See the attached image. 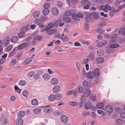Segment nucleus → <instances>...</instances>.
<instances>
[{"mask_svg":"<svg viewBox=\"0 0 125 125\" xmlns=\"http://www.w3.org/2000/svg\"><path fill=\"white\" fill-rule=\"evenodd\" d=\"M84 30L86 31H88L89 30V23L85 22V23Z\"/></svg>","mask_w":125,"mask_h":125,"instance_id":"obj_39","label":"nucleus"},{"mask_svg":"<svg viewBox=\"0 0 125 125\" xmlns=\"http://www.w3.org/2000/svg\"><path fill=\"white\" fill-rule=\"evenodd\" d=\"M10 39L9 37L7 36L5 38L3 39V42L5 45H7L9 43L10 41Z\"/></svg>","mask_w":125,"mask_h":125,"instance_id":"obj_23","label":"nucleus"},{"mask_svg":"<svg viewBox=\"0 0 125 125\" xmlns=\"http://www.w3.org/2000/svg\"><path fill=\"white\" fill-rule=\"evenodd\" d=\"M32 60L31 58H29L26 59L24 62V64H28L32 61Z\"/></svg>","mask_w":125,"mask_h":125,"instance_id":"obj_42","label":"nucleus"},{"mask_svg":"<svg viewBox=\"0 0 125 125\" xmlns=\"http://www.w3.org/2000/svg\"><path fill=\"white\" fill-rule=\"evenodd\" d=\"M105 108L106 111L109 113H112L113 111V108L112 106L110 105H106Z\"/></svg>","mask_w":125,"mask_h":125,"instance_id":"obj_5","label":"nucleus"},{"mask_svg":"<svg viewBox=\"0 0 125 125\" xmlns=\"http://www.w3.org/2000/svg\"><path fill=\"white\" fill-rule=\"evenodd\" d=\"M94 75L95 77H98L100 75V72L99 69L98 68H95L93 72Z\"/></svg>","mask_w":125,"mask_h":125,"instance_id":"obj_13","label":"nucleus"},{"mask_svg":"<svg viewBox=\"0 0 125 125\" xmlns=\"http://www.w3.org/2000/svg\"><path fill=\"white\" fill-rule=\"evenodd\" d=\"M22 94L24 96L27 97L29 95V92L26 90H24L22 93Z\"/></svg>","mask_w":125,"mask_h":125,"instance_id":"obj_46","label":"nucleus"},{"mask_svg":"<svg viewBox=\"0 0 125 125\" xmlns=\"http://www.w3.org/2000/svg\"><path fill=\"white\" fill-rule=\"evenodd\" d=\"M83 85L84 88L86 89L89 87V84L88 82L86 80H85L83 82Z\"/></svg>","mask_w":125,"mask_h":125,"instance_id":"obj_27","label":"nucleus"},{"mask_svg":"<svg viewBox=\"0 0 125 125\" xmlns=\"http://www.w3.org/2000/svg\"><path fill=\"white\" fill-rule=\"evenodd\" d=\"M50 75L47 74H44L43 76V78L45 80L47 79H49L50 77Z\"/></svg>","mask_w":125,"mask_h":125,"instance_id":"obj_57","label":"nucleus"},{"mask_svg":"<svg viewBox=\"0 0 125 125\" xmlns=\"http://www.w3.org/2000/svg\"><path fill=\"white\" fill-rule=\"evenodd\" d=\"M50 12V10L48 8H44L42 11V13L44 15H48Z\"/></svg>","mask_w":125,"mask_h":125,"instance_id":"obj_25","label":"nucleus"},{"mask_svg":"<svg viewBox=\"0 0 125 125\" xmlns=\"http://www.w3.org/2000/svg\"><path fill=\"white\" fill-rule=\"evenodd\" d=\"M50 4L49 3H46L44 4L43 6L44 8H48L50 7Z\"/></svg>","mask_w":125,"mask_h":125,"instance_id":"obj_56","label":"nucleus"},{"mask_svg":"<svg viewBox=\"0 0 125 125\" xmlns=\"http://www.w3.org/2000/svg\"><path fill=\"white\" fill-rule=\"evenodd\" d=\"M107 42L106 41H104L98 44L97 46L98 47H100L105 45L107 43Z\"/></svg>","mask_w":125,"mask_h":125,"instance_id":"obj_29","label":"nucleus"},{"mask_svg":"<svg viewBox=\"0 0 125 125\" xmlns=\"http://www.w3.org/2000/svg\"><path fill=\"white\" fill-rule=\"evenodd\" d=\"M121 108L119 107H117L115 109V111L117 113H120L121 112Z\"/></svg>","mask_w":125,"mask_h":125,"instance_id":"obj_61","label":"nucleus"},{"mask_svg":"<svg viewBox=\"0 0 125 125\" xmlns=\"http://www.w3.org/2000/svg\"><path fill=\"white\" fill-rule=\"evenodd\" d=\"M27 27L26 26H25L21 27V31L25 32L27 31Z\"/></svg>","mask_w":125,"mask_h":125,"instance_id":"obj_44","label":"nucleus"},{"mask_svg":"<svg viewBox=\"0 0 125 125\" xmlns=\"http://www.w3.org/2000/svg\"><path fill=\"white\" fill-rule=\"evenodd\" d=\"M19 83L20 85L22 86L26 84V82L24 80H21L19 82Z\"/></svg>","mask_w":125,"mask_h":125,"instance_id":"obj_50","label":"nucleus"},{"mask_svg":"<svg viewBox=\"0 0 125 125\" xmlns=\"http://www.w3.org/2000/svg\"><path fill=\"white\" fill-rule=\"evenodd\" d=\"M41 39V36L39 35H34L33 37V39L36 41H39Z\"/></svg>","mask_w":125,"mask_h":125,"instance_id":"obj_30","label":"nucleus"},{"mask_svg":"<svg viewBox=\"0 0 125 125\" xmlns=\"http://www.w3.org/2000/svg\"><path fill=\"white\" fill-rule=\"evenodd\" d=\"M53 113V114L56 116L60 115L61 114V112L59 111H54Z\"/></svg>","mask_w":125,"mask_h":125,"instance_id":"obj_58","label":"nucleus"},{"mask_svg":"<svg viewBox=\"0 0 125 125\" xmlns=\"http://www.w3.org/2000/svg\"><path fill=\"white\" fill-rule=\"evenodd\" d=\"M116 122L117 124H121L124 123L125 122V121L123 120H121L120 119H116Z\"/></svg>","mask_w":125,"mask_h":125,"instance_id":"obj_33","label":"nucleus"},{"mask_svg":"<svg viewBox=\"0 0 125 125\" xmlns=\"http://www.w3.org/2000/svg\"><path fill=\"white\" fill-rule=\"evenodd\" d=\"M33 73L34 72L33 71H31L29 72L27 74V75L28 77H32Z\"/></svg>","mask_w":125,"mask_h":125,"instance_id":"obj_59","label":"nucleus"},{"mask_svg":"<svg viewBox=\"0 0 125 125\" xmlns=\"http://www.w3.org/2000/svg\"><path fill=\"white\" fill-rule=\"evenodd\" d=\"M31 103L33 105H36L38 104V101L37 99H33L32 100Z\"/></svg>","mask_w":125,"mask_h":125,"instance_id":"obj_35","label":"nucleus"},{"mask_svg":"<svg viewBox=\"0 0 125 125\" xmlns=\"http://www.w3.org/2000/svg\"><path fill=\"white\" fill-rule=\"evenodd\" d=\"M40 75L38 73L34 75V79L37 80L38 79L40 78Z\"/></svg>","mask_w":125,"mask_h":125,"instance_id":"obj_62","label":"nucleus"},{"mask_svg":"<svg viewBox=\"0 0 125 125\" xmlns=\"http://www.w3.org/2000/svg\"><path fill=\"white\" fill-rule=\"evenodd\" d=\"M100 9L104 11L105 12H107V9H106L105 5V6L102 5H101L100 7Z\"/></svg>","mask_w":125,"mask_h":125,"instance_id":"obj_48","label":"nucleus"},{"mask_svg":"<svg viewBox=\"0 0 125 125\" xmlns=\"http://www.w3.org/2000/svg\"><path fill=\"white\" fill-rule=\"evenodd\" d=\"M61 39L63 41L67 42L69 41V38L68 36H65L63 37H62Z\"/></svg>","mask_w":125,"mask_h":125,"instance_id":"obj_40","label":"nucleus"},{"mask_svg":"<svg viewBox=\"0 0 125 125\" xmlns=\"http://www.w3.org/2000/svg\"><path fill=\"white\" fill-rule=\"evenodd\" d=\"M91 16H88L86 17L85 18V19L86 22H89L92 21V18L91 17Z\"/></svg>","mask_w":125,"mask_h":125,"instance_id":"obj_43","label":"nucleus"},{"mask_svg":"<svg viewBox=\"0 0 125 125\" xmlns=\"http://www.w3.org/2000/svg\"><path fill=\"white\" fill-rule=\"evenodd\" d=\"M69 104L70 105L73 106H75L77 105V104L76 102H74L73 101H70V102Z\"/></svg>","mask_w":125,"mask_h":125,"instance_id":"obj_55","label":"nucleus"},{"mask_svg":"<svg viewBox=\"0 0 125 125\" xmlns=\"http://www.w3.org/2000/svg\"><path fill=\"white\" fill-rule=\"evenodd\" d=\"M105 7L106 9H107V12H108V10H111L112 9V8L110 6H109V5L108 4H106Z\"/></svg>","mask_w":125,"mask_h":125,"instance_id":"obj_63","label":"nucleus"},{"mask_svg":"<svg viewBox=\"0 0 125 125\" xmlns=\"http://www.w3.org/2000/svg\"><path fill=\"white\" fill-rule=\"evenodd\" d=\"M52 11L53 14L55 16L58 15L59 13V10L56 7L53 8L52 10Z\"/></svg>","mask_w":125,"mask_h":125,"instance_id":"obj_11","label":"nucleus"},{"mask_svg":"<svg viewBox=\"0 0 125 125\" xmlns=\"http://www.w3.org/2000/svg\"><path fill=\"white\" fill-rule=\"evenodd\" d=\"M83 103L82 102H80L77 104V106L79 108H81L83 106Z\"/></svg>","mask_w":125,"mask_h":125,"instance_id":"obj_64","label":"nucleus"},{"mask_svg":"<svg viewBox=\"0 0 125 125\" xmlns=\"http://www.w3.org/2000/svg\"><path fill=\"white\" fill-rule=\"evenodd\" d=\"M93 106V104L91 102H87L85 103L84 104V108L85 110L88 109L91 107Z\"/></svg>","mask_w":125,"mask_h":125,"instance_id":"obj_4","label":"nucleus"},{"mask_svg":"<svg viewBox=\"0 0 125 125\" xmlns=\"http://www.w3.org/2000/svg\"><path fill=\"white\" fill-rule=\"evenodd\" d=\"M25 114V112L23 111H19L17 115L20 117H22L24 116Z\"/></svg>","mask_w":125,"mask_h":125,"instance_id":"obj_21","label":"nucleus"},{"mask_svg":"<svg viewBox=\"0 0 125 125\" xmlns=\"http://www.w3.org/2000/svg\"><path fill=\"white\" fill-rule=\"evenodd\" d=\"M86 76L87 78H92L94 77L93 72H90L86 74Z\"/></svg>","mask_w":125,"mask_h":125,"instance_id":"obj_12","label":"nucleus"},{"mask_svg":"<svg viewBox=\"0 0 125 125\" xmlns=\"http://www.w3.org/2000/svg\"><path fill=\"white\" fill-rule=\"evenodd\" d=\"M81 4L85 6L83 7L84 9H87L89 8V6L91 5V3L88 0H83L81 2Z\"/></svg>","mask_w":125,"mask_h":125,"instance_id":"obj_1","label":"nucleus"},{"mask_svg":"<svg viewBox=\"0 0 125 125\" xmlns=\"http://www.w3.org/2000/svg\"><path fill=\"white\" fill-rule=\"evenodd\" d=\"M112 10L109 13V15L111 17H112L114 15L115 12H118L119 11V9H116L114 7H112Z\"/></svg>","mask_w":125,"mask_h":125,"instance_id":"obj_6","label":"nucleus"},{"mask_svg":"<svg viewBox=\"0 0 125 125\" xmlns=\"http://www.w3.org/2000/svg\"><path fill=\"white\" fill-rule=\"evenodd\" d=\"M27 45V43L26 42L23 43L17 46V48L19 50H21L23 49L26 47Z\"/></svg>","mask_w":125,"mask_h":125,"instance_id":"obj_7","label":"nucleus"},{"mask_svg":"<svg viewBox=\"0 0 125 125\" xmlns=\"http://www.w3.org/2000/svg\"><path fill=\"white\" fill-rule=\"evenodd\" d=\"M40 14V12L39 11H37L35 12L34 16L35 18H36L38 17Z\"/></svg>","mask_w":125,"mask_h":125,"instance_id":"obj_60","label":"nucleus"},{"mask_svg":"<svg viewBox=\"0 0 125 125\" xmlns=\"http://www.w3.org/2000/svg\"><path fill=\"white\" fill-rule=\"evenodd\" d=\"M61 121L64 123H66L68 121V117L66 116L62 115L61 117Z\"/></svg>","mask_w":125,"mask_h":125,"instance_id":"obj_15","label":"nucleus"},{"mask_svg":"<svg viewBox=\"0 0 125 125\" xmlns=\"http://www.w3.org/2000/svg\"><path fill=\"white\" fill-rule=\"evenodd\" d=\"M51 83L53 85L57 84L59 83L58 79L56 78H52L51 81Z\"/></svg>","mask_w":125,"mask_h":125,"instance_id":"obj_20","label":"nucleus"},{"mask_svg":"<svg viewBox=\"0 0 125 125\" xmlns=\"http://www.w3.org/2000/svg\"><path fill=\"white\" fill-rule=\"evenodd\" d=\"M86 97H87L85 96L83 94L81 97L80 99L81 101L83 102H85L86 101Z\"/></svg>","mask_w":125,"mask_h":125,"instance_id":"obj_54","label":"nucleus"},{"mask_svg":"<svg viewBox=\"0 0 125 125\" xmlns=\"http://www.w3.org/2000/svg\"><path fill=\"white\" fill-rule=\"evenodd\" d=\"M83 91V88L81 86H79L78 87V89L77 91L79 93H82Z\"/></svg>","mask_w":125,"mask_h":125,"instance_id":"obj_47","label":"nucleus"},{"mask_svg":"<svg viewBox=\"0 0 125 125\" xmlns=\"http://www.w3.org/2000/svg\"><path fill=\"white\" fill-rule=\"evenodd\" d=\"M16 122L17 125H22L23 124V120L20 118L17 119Z\"/></svg>","mask_w":125,"mask_h":125,"instance_id":"obj_22","label":"nucleus"},{"mask_svg":"<svg viewBox=\"0 0 125 125\" xmlns=\"http://www.w3.org/2000/svg\"><path fill=\"white\" fill-rule=\"evenodd\" d=\"M72 19L77 21H79L80 20V19L78 17L77 15L74 14L72 16Z\"/></svg>","mask_w":125,"mask_h":125,"instance_id":"obj_36","label":"nucleus"},{"mask_svg":"<svg viewBox=\"0 0 125 125\" xmlns=\"http://www.w3.org/2000/svg\"><path fill=\"white\" fill-rule=\"evenodd\" d=\"M17 50L15 48L13 49L9 53V57H11L16 52Z\"/></svg>","mask_w":125,"mask_h":125,"instance_id":"obj_32","label":"nucleus"},{"mask_svg":"<svg viewBox=\"0 0 125 125\" xmlns=\"http://www.w3.org/2000/svg\"><path fill=\"white\" fill-rule=\"evenodd\" d=\"M96 62L98 63H101L103 62L104 61V59L101 57H99L95 59Z\"/></svg>","mask_w":125,"mask_h":125,"instance_id":"obj_10","label":"nucleus"},{"mask_svg":"<svg viewBox=\"0 0 125 125\" xmlns=\"http://www.w3.org/2000/svg\"><path fill=\"white\" fill-rule=\"evenodd\" d=\"M25 35V32L21 31V32L19 33L18 36L19 38H21L24 37Z\"/></svg>","mask_w":125,"mask_h":125,"instance_id":"obj_51","label":"nucleus"},{"mask_svg":"<svg viewBox=\"0 0 125 125\" xmlns=\"http://www.w3.org/2000/svg\"><path fill=\"white\" fill-rule=\"evenodd\" d=\"M43 108L44 111L46 113H50L52 111V108L49 105H47L45 106L42 107Z\"/></svg>","mask_w":125,"mask_h":125,"instance_id":"obj_3","label":"nucleus"},{"mask_svg":"<svg viewBox=\"0 0 125 125\" xmlns=\"http://www.w3.org/2000/svg\"><path fill=\"white\" fill-rule=\"evenodd\" d=\"M55 25V23H54L53 24L52 23H50L48 24L46 28H45V29H42V32L44 31L45 29L47 30H49L51 28H52L53 26Z\"/></svg>","mask_w":125,"mask_h":125,"instance_id":"obj_8","label":"nucleus"},{"mask_svg":"<svg viewBox=\"0 0 125 125\" xmlns=\"http://www.w3.org/2000/svg\"><path fill=\"white\" fill-rule=\"evenodd\" d=\"M56 98L58 100H60L62 97V95L61 94H58L56 95Z\"/></svg>","mask_w":125,"mask_h":125,"instance_id":"obj_52","label":"nucleus"},{"mask_svg":"<svg viewBox=\"0 0 125 125\" xmlns=\"http://www.w3.org/2000/svg\"><path fill=\"white\" fill-rule=\"evenodd\" d=\"M118 33L119 34L122 33L123 35H125V26L121 27L118 31Z\"/></svg>","mask_w":125,"mask_h":125,"instance_id":"obj_19","label":"nucleus"},{"mask_svg":"<svg viewBox=\"0 0 125 125\" xmlns=\"http://www.w3.org/2000/svg\"><path fill=\"white\" fill-rule=\"evenodd\" d=\"M57 30L55 29H53L52 30H50L47 31H46V32L47 33V34L50 35L51 34H53L55 33L57 31Z\"/></svg>","mask_w":125,"mask_h":125,"instance_id":"obj_18","label":"nucleus"},{"mask_svg":"<svg viewBox=\"0 0 125 125\" xmlns=\"http://www.w3.org/2000/svg\"><path fill=\"white\" fill-rule=\"evenodd\" d=\"M92 15L93 18L95 20L98 19L99 17V14L97 13L93 12L92 13Z\"/></svg>","mask_w":125,"mask_h":125,"instance_id":"obj_24","label":"nucleus"},{"mask_svg":"<svg viewBox=\"0 0 125 125\" xmlns=\"http://www.w3.org/2000/svg\"><path fill=\"white\" fill-rule=\"evenodd\" d=\"M41 110L38 108H36L34 109L33 110V112L36 114H38L41 112Z\"/></svg>","mask_w":125,"mask_h":125,"instance_id":"obj_38","label":"nucleus"},{"mask_svg":"<svg viewBox=\"0 0 125 125\" xmlns=\"http://www.w3.org/2000/svg\"><path fill=\"white\" fill-rule=\"evenodd\" d=\"M96 106L98 108H101L104 107V104L102 103H98L97 104Z\"/></svg>","mask_w":125,"mask_h":125,"instance_id":"obj_45","label":"nucleus"},{"mask_svg":"<svg viewBox=\"0 0 125 125\" xmlns=\"http://www.w3.org/2000/svg\"><path fill=\"white\" fill-rule=\"evenodd\" d=\"M18 38L17 36H14L11 39V41L13 43H15L18 41Z\"/></svg>","mask_w":125,"mask_h":125,"instance_id":"obj_31","label":"nucleus"},{"mask_svg":"<svg viewBox=\"0 0 125 125\" xmlns=\"http://www.w3.org/2000/svg\"><path fill=\"white\" fill-rule=\"evenodd\" d=\"M119 46V45L117 43H114L110 45V47H112L113 49L116 48Z\"/></svg>","mask_w":125,"mask_h":125,"instance_id":"obj_37","label":"nucleus"},{"mask_svg":"<svg viewBox=\"0 0 125 125\" xmlns=\"http://www.w3.org/2000/svg\"><path fill=\"white\" fill-rule=\"evenodd\" d=\"M56 98V95L54 94H51L49 96L48 100L49 101H53Z\"/></svg>","mask_w":125,"mask_h":125,"instance_id":"obj_28","label":"nucleus"},{"mask_svg":"<svg viewBox=\"0 0 125 125\" xmlns=\"http://www.w3.org/2000/svg\"><path fill=\"white\" fill-rule=\"evenodd\" d=\"M62 20L61 19H59L57 20L55 23V25L56 26L60 25V26H62L64 24V23H61Z\"/></svg>","mask_w":125,"mask_h":125,"instance_id":"obj_14","label":"nucleus"},{"mask_svg":"<svg viewBox=\"0 0 125 125\" xmlns=\"http://www.w3.org/2000/svg\"><path fill=\"white\" fill-rule=\"evenodd\" d=\"M91 92V91L89 89H86L84 91L83 94L85 96L88 97L90 94Z\"/></svg>","mask_w":125,"mask_h":125,"instance_id":"obj_17","label":"nucleus"},{"mask_svg":"<svg viewBox=\"0 0 125 125\" xmlns=\"http://www.w3.org/2000/svg\"><path fill=\"white\" fill-rule=\"evenodd\" d=\"M76 12L75 10L72 9L66 11L64 14L66 16H70L74 15Z\"/></svg>","mask_w":125,"mask_h":125,"instance_id":"obj_2","label":"nucleus"},{"mask_svg":"<svg viewBox=\"0 0 125 125\" xmlns=\"http://www.w3.org/2000/svg\"><path fill=\"white\" fill-rule=\"evenodd\" d=\"M95 53L94 52H90L88 54L87 58L89 60H93L95 59L94 56Z\"/></svg>","mask_w":125,"mask_h":125,"instance_id":"obj_9","label":"nucleus"},{"mask_svg":"<svg viewBox=\"0 0 125 125\" xmlns=\"http://www.w3.org/2000/svg\"><path fill=\"white\" fill-rule=\"evenodd\" d=\"M34 22L38 25L40 24L41 23V20L38 18L36 19L34 21Z\"/></svg>","mask_w":125,"mask_h":125,"instance_id":"obj_53","label":"nucleus"},{"mask_svg":"<svg viewBox=\"0 0 125 125\" xmlns=\"http://www.w3.org/2000/svg\"><path fill=\"white\" fill-rule=\"evenodd\" d=\"M60 87L58 85L55 86L53 88V91L55 93H58L60 91Z\"/></svg>","mask_w":125,"mask_h":125,"instance_id":"obj_16","label":"nucleus"},{"mask_svg":"<svg viewBox=\"0 0 125 125\" xmlns=\"http://www.w3.org/2000/svg\"><path fill=\"white\" fill-rule=\"evenodd\" d=\"M97 31L98 33L101 34H104L105 32L101 28H100L98 29Z\"/></svg>","mask_w":125,"mask_h":125,"instance_id":"obj_49","label":"nucleus"},{"mask_svg":"<svg viewBox=\"0 0 125 125\" xmlns=\"http://www.w3.org/2000/svg\"><path fill=\"white\" fill-rule=\"evenodd\" d=\"M114 49L112 47H110L108 48L106 50V52L108 54L114 52Z\"/></svg>","mask_w":125,"mask_h":125,"instance_id":"obj_26","label":"nucleus"},{"mask_svg":"<svg viewBox=\"0 0 125 125\" xmlns=\"http://www.w3.org/2000/svg\"><path fill=\"white\" fill-rule=\"evenodd\" d=\"M63 20L64 22L68 23L70 22L71 20V18L69 17H65L63 18Z\"/></svg>","mask_w":125,"mask_h":125,"instance_id":"obj_34","label":"nucleus"},{"mask_svg":"<svg viewBox=\"0 0 125 125\" xmlns=\"http://www.w3.org/2000/svg\"><path fill=\"white\" fill-rule=\"evenodd\" d=\"M89 97L92 101H94L96 100V96L94 94L92 93Z\"/></svg>","mask_w":125,"mask_h":125,"instance_id":"obj_41","label":"nucleus"}]
</instances>
